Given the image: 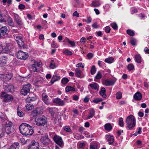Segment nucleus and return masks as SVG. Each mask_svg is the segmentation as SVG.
<instances>
[{"label":"nucleus","mask_w":149,"mask_h":149,"mask_svg":"<svg viewBox=\"0 0 149 149\" xmlns=\"http://www.w3.org/2000/svg\"><path fill=\"white\" fill-rule=\"evenodd\" d=\"M19 129L20 132L23 134L25 135L32 134L33 131L32 129V127L29 124L23 123L20 126Z\"/></svg>","instance_id":"obj_1"},{"label":"nucleus","mask_w":149,"mask_h":149,"mask_svg":"<svg viewBox=\"0 0 149 149\" xmlns=\"http://www.w3.org/2000/svg\"><path fill=\"white\" fill-rule=\"evenodd\" d=\"M125 122L127 127L130 130H132L136 124L135 118L132 115H130L127 117Z\"/></svg>","instance_id":"obj_2"},{"label":"nucleus","mask_w":149,"mask_h":149,"mask_svg":"<svg viewBox=\"0 0 149 149\" xmlns=\"http://www.w3.org/2000/svg\"><path fill=\"white\" fill-rule=\"evenodd\" d=\"M47 118L44 116L39 117L35 120L36 124L38 126H43L47 123Z\"/></svg>","instance_id":"obj_3"},{"label":"nucleus","mask_w":149,"mask_h":149,"mask_svg":"<svg viewBox=\"0 0 149 149\" xmlns=\"http://www.w3.org/2000/svg\"><path fill=\"white\" fill-rule=\"evenodd\" d=\"M31 87V85L29 84L23 85L22 89L21 90V93L24 96L27 95L28 93H30Z\"/></svg>","instance_id":"obj_4"},{"label":"nucleus","mask_w":149,"mask_h":149,"mask_svg":"<svg viewBox=\"0 0 149 149\" xmlns=\"http://www.w3.org/2000/svg\"><path fill=\"white\" fill-rule=\"evenodd\" d=\"M13 124L12 122L9 121L6 123L5 125V130L6 133L9 134L12 133L14 130V128L12 127Z\"/></svg>","instance_id":"obj_5"},{"label":"nucleus","mask_w":149,"mask_h":149,"mask_svg":"<svg viewBox=\"0 0 149 149\" xmlns=\"http://www.w3.org/2000/svg\"><path fill=\"white\" fill-rule=\"evenodd\" d=\"M1 97L3 102H10L13 100V97L12 95L6 93L4 92L2 93Z\"/></svg>","instance_id":"obj_6"},{"label":"nucleus","mask_w":149,"mask_h":149,"mask_svg":"<svg viewBox=\"0 0 149 149\" xmlns=\"http://www.w3.org/2000/svg\"><path fill=\"white\" fill-rule=\"evenodd\" d=\"M53 139L55 143L60 147L62 148L64 145V143L61 137L55 135Z\"/></svg>","instance_id":"obj_7"},{"label":"nucleus","mask_w":149,"mask_h":149,"mask_svg":"<svg viewBox=\"0 0 149 149\" xmlns=\"http://www.w3.org/2000/svg\"><path fill=\"white\" fill-rule=\"evenodd\" d=\"M28 56V54L22 51H19L17 53V58L20 59L26 60Z\"/></svg>","instance_id":"obj_8"},{"label":"nucleus","mask_w":149,"mask_h":149,"mask_svg":"<svg viewBox=\"0 0 149 149\" xmlns=\"http://www.w3.org/2000/svg\"><path fill=\"white\" fill-rule=\"evenodd\" d=\"M39 146L38 142L33 141L32 142L31 144L29 146L28 149H39Z\"/></svg>","instance_id":"obj_9"},{"label":"nucleus","mask_w":149,"mask_h":149,"mask_svg":"<svg viewBox=\"0 0 149 149\" xmlns=\"http://www.w3.org/2000/svg\"><path fill=\"white\" fill-rule=\"evenodd\" d=\"M8 30V28L6 26L1 27L0 26V38L7 35Z\"/></svg>","instance_id":"obj_10"},{"label":"nucleus","mask_w":149,"mask_h":149,"mask_svg":"<svg viewBox=\"0 0 149 149\" xmlns=\"http://www.w3.org/2000/svg\"><path fill=\"white\" fill-rule=\"evenodd\" d=\"M40 141L42 144L47 145L50 141L49 138L47 136H42L40 139Z\"/></svg>","instance_id":"obj_11"},{"label":"nucleus","mask_w":149,"mask_h":149,"mask_svg":"<svg viewBox=\"0 0 149 149\" xmlns=\"http://www.w3.org/2000/svg\"><path fill=\"white\" fill-rule=\"evenodd\" d=\"M54 103L58 105L62 106L65 105V102L64 101L59 98L54 99L53 101Z\"/></svg>","instance_id":"obj_12"},{"label":"nucleus","mask_w":149,"mask_h":149,"mask_svg":"<svg viewBox=\"0 0 149 149\" xmlns=\"http://www.w3.org/2000/svg\"><path fill=\"white\" fill-rule=\"evenodd\" d=\"M0 77L3 81H5L9 80L11 78V75L9 74H0Z\"/></svg>","instance_id":"obj_13"},{"label":"nucleus","mask_w":149,"mask_h":149,"mask_svg":"<svg viewBox=\"0 0 149 149\" xmlns=\"http://www.w3.org/2000/svg\"><path fill=\"white\" fill-rule=\"evenodd\" d=\"M14 20L16 23L19 25H21L22 24V22L20 18L19 15L16 14H14Z\"/></svg>","instance_id":"obj_14"},{"label":"nucleus","mask_w":149,"mask_h":149,"mask_svg":"<svg viewBox=\"0 0 149 149\" xmlns=\"http://www.w3.org/2000/svg\"><path fill=\"white\" fill-rule=\"evenodd\" d=\"M116 81L114 79H106L104 81V84L106 86H111L114 85Z\"/></svg>","instance_id":"obj_15"},{"label":"nucleus","mask_w":149,"mask_h":149,"mask_svg":"<svg viewBox=\"0 0 149 149\" xmlns=\"http://www.w3.org/2000/svg\"><path fill=\"white\" fill-rule=\"evenodd\" d=\"M4 89L6 92L13 93L14 91V87L13 85H8L6 86Z\"/></svg>","instance_id":"obj_16"},{"label":"nucleus","mask_w":149,"mask_h":149,"mask_svg":"<svg viewBox=\"0 0 149 149\" xmlns=\"http://www.w3.org/2000/svg\"><path fill=\"white\" fill-rule=\"evenodd\" d=\"M6 19L8 24L9 26L12 27H15V24L13 21L12 19L10 16H8Z\"/></svg>","instance_id":"obj_17"},{"label":"nucleus","mask_w":149,"mask_h":149,"mask_svg":"<svg viewBox=\"0 0 149 149\" xmlns=\"http://www.w3.org/2000/svg\"><path fill=\"white\" fill-rule=\"evenodd\" d=\"M106 139L110 145H111L114 142V138L113 136L107 135L106 136Z\"/></svg>","instance_id":"obj_18"},{"label":"nucleus","mask_w":149,"mask_h":149,"mask_svg":"<svg viewBox=\"0 0 149 149\" xmlns=\"http://www.w3.org/2000/svg\"><path fill=\"white\" fill-rule=\"evenodd\" d=\"M42 99L43 101L46 104L48 105L49 104L48 99L47 95L45 93H43L42 95Z\"/></svg>","instance_id":"obj_19"},{"label":"nucleus","mask_w":149,"mask_h":149,"mask_svg":"<svg viewBox=\"0 0 149 149\" xmlns=\"http://www.w3.org/2000/svg\"><path fill=\"white\" fill-rule=\"evenodd\" d=\"M142 95L139 92L136 93L134 95V99L136 100H140L142 98Z\"/></svg>","instance_id":"obj_20"},{"label":"nucleus","mask_w":149,"mask_h":149,"mask_svg":"<svg viewBox=\"0 0 149 149\" xmlns=\"http://www.w3.org/2000/svg\"><path fill=\"white\" fill-rule=\"evenodd\" d=\"M89 86H90L92 89H94L95 90H99V86L96 83H94L93 84H90Z\"/></svg>","instance_id":"obj_21"},{"label":"nucleus","mask_w":149,"mask_h":149,"mask_svg":"<svg viewBox=\"0 0 149 149\" xmlns=\"http://www.w3.org/2000/svg\"><path fill=\"white\" fill-rule=\"evenodd\" d=\"M106 90L105 88L104 87H102L99 93L100 95L102 96L104 98H106L107 95L106 94Z\"/></svg>","instance_id":"obj_22"},{"label":"nucleus","mask_w":149,"mask_h":149,"mask_svg":"<svg viewBox=\"0 0 149 149\" xmlns=\"http://www.w3.org/2000/svg\"><path fill=\"white\" fill-rule=\"evenodd\" d=\"M135 61L138 63H140L141 62V57L139 54H137L135 55L134 57Z\"/></svg>","instance_id":"obj_23"},{"label":"nucleus","mask_w":149,"mask_h":149,"mask_svg":"<svg viewBox=\"0 0 149 149\" xmlns=\"http://www.w3.org/2000/svg\"><path fill=\"white\" fill-rule=\"evenodd\" d=\"M95 115V111L93 109H91L89 111V113L87 119H89L92 118Z\"/></svg>","instance_id":"obj_24"},{"label":"nucleus","mask_w":149,"mask_h":149,"mask_svg":"<svg viewBox=\"0 0 149 149\" xmlns=\"http://www.w3.org/2000/svg\"><path fill=\"white\" fill-rule=\"evenodd\" d=\"M75 75L77 77L79 78L81 77V70L78 68L75 69Z\"/></svg>","instance_id":"obj_25"},{"label":"nucleus","mask_w":149,"mask_h":149,"mask_svg":"<svg viewBox=\"0 0 149 149\" xmlns=\"http://www.w3.org/2000/svg\"><path fill=\"white\" fill-rule=\"evenodd\" d=\"M36 98L35 96L32 97H27L26 99V100L27 102H29V103H30V102H32L35 101V100H36Z\"/></svg>","instance_id":"obj_26"},{"label":"nucleus","mask_w":149,"mask_h":149,"mask_svg":"<svg viewBox=\"0 0 149 149\" xmlns=\"http://www.w3.org/2000/svg\"><path fill=\"white\" fill-rule=\"evenodd\" d=\"M7 58L6 57L3 56L0 58V64L3 65L5 64L6 63Z\"/></svg>","instance_id":"obj_27"},{"label":"nucleus","mask_w":149,"mask_h":149,"mask_svg":"<svg viewBox=\"0 0 149 149\" xmlns=\"http://www.w3.org/2000/svg\"><path fill=\"white\" fill-rule=\"evenodd\" d=\"M100 4V3L98 1H93L92 3V6L94 7H97L99 6Z\"/></svg>","instance_id":"obj_28"},{"label":"nucleus","mask_w":149,"mask_h":149,"mask_svg":"<svg viewBox=\"0 0 149 149\" xmlns=\"http://www.w3.org/2000/svg\"><path fill=\"white\" fill-rule=\"evenodd\" d=\"M104 128L106 130L110 131L112 129V127L110 124L107 123L105 125Z\"/></svg>","instance_id":"obj_29"},{"label":"nucleus","mask_w":149,"mask_h":149,"mask_svg":"<svg viewBox=\"0 0 149 149\" xmlns=\"http://www.w3.org/2000/svg\"><path fill=\"white\" fill-rule=\"evenodd\" d=\"M19 143L18 142L15 143H14L12 144L10 147L9 149H16V148L17 147Z\"/></svg>","instance_id":"obj_30"},{"label":"nucleus","mask_w":149,"mask_h":149,"mask_svg":"<svg viewBox=\"0 0 149 149\" xmlns=\"http://www.w3.org/2000/svg\"><path fill=\"white\" fill-rule=\"evenodd\" d=\"M114 59L112 57H110L108 58H106L105 59V62L109 63H112Z\"/></svg>","instance_id":"obj_31"},{"label":"nucleus","mask_w":149,"mask_h":149,"mask_svg":"<svg viewBox=\"0 0 149 149\" xmlns=\"http://www.w3.org/2000/svg\"><path fill=\"white\" fill-rule=\"evenodd\" d=\"M69 81L68 79L66 77L63 78L61 81V83L64 85H65Z\"/></svg>","instance_id":"obj_32"},{"label":"nucleus","mask_w":149,"mask_h":149,"mask_svg":"<svg viewBox=\"0 0 149 149\" xmlns=\"http://www.w3.org/2000/svg\"><path fill=\"white\" fill-rule=\"evenodd\" d=\"M116 97L117 99H121L122 96V93L120 91H118L116 93Z\"/></svg>","instance_id":"obj_33"},{"label":"nucleus","mask_w":149,"mask_h":149,"mask_svg":"<svg viewBox=\"0 0 149 149\" xmlns=\"http://www.w3.org/2000/svg\"><path fill=\"white\" fill-rule=\"evenodd\" d=\"M55 108H49L48 110L49 112V113L51 114V115L52 116H53L55 113Z\"/></svg>","instance_id":"obj_34"},{"label":"nucleus","mask_w":149,"mask_h":149,"mask_svg":"<svg viewBox=\"0 0 149 149\" xmlns=\"http://www.w3.org/2000/svg\"><path fill=\"white\" fill-rule=\"evenodd\" d=\"M17 42L19 46L21 47H23L24 45L23 39L17 41Z\"/></svg>","instance_id":"obj_35"},{"label":"nucleus","mask_w":149,"mask_h":149,"mask_svg":"<svg viewBox=\"0 0 149 149\" xmlns=\"http://www.w3.org/2000/svg\"><path fill=\"white\" fill-rule=\"evenodd\" d=\"M127 68L129 71H132L134 69V66L132 63L129 64L127 65Z\"/></svg>","instance_id":"obj_36"},{"label":"nucleus","mask_w":149,"mask_h":149,"mask_svg":"<svg viewBox=\"0 0 149 149\" xmlns=\"http://www.w3.org/2000/svg\"><path fill=\"white\" fill-rule=\"evenodd\" d=\"M31 68L33 71L34 72L39 71V70L38 69L36 64H33L32 65Z\"/></svg>","instance_id":"obj_37"},{"label":"nucleus","mask_w":149,"mask_h":149,"mask_svg":"<svg viewBox=\"0 0 149 149\" xmlns=\"http://www.w3.org/2000/svg\"><path fill=\"white\" fill-rule=\"evenodd\" d=\"M65 91L66 92H69L72 91H74V88L71 86H67L65 88Z\"/></svg>","instance_id":"obj_38"},{"label":"nucleus","mask_w":149,"mask_h":149,"mask_svg":"<svg viewBox=\"0 0 149 149\" xmlns=\"http://www.w3.org/2000/svg\"><path fill=\"white\" fill-rule=\"evenodd\" d=\"M26 108L29 110H31L33 107V105L31 104H27L26 106Z\"/></svg>","instance_id":"obj_39"},{"label":"nucleus","mask_w":149,"mask_h":149,"mask_svg":"<svg viewBox=\"0 0 149 149\" xmlns=\"http://www.w3.org/2000/svg\"><path fill=\"white\" fill-rule=\"evenodd\" d=\"M19 107H18L17 108V115L19 117H22L24 115V113L23 112L20 110H19Z\"/></svg>","instance_id":"obj_40"},{"label":"nucleus","mask_w":149,"mask_h":149,"mask_svg":"<svg viewBox=\"0 0 149 149\" xmlns=\"http://www.w3.org/2000/svg\"><path fill=\"white\" fill-rule=\"evenodd\" d=\"M127 33L131 36H133L134 35V32L130 29H128L127 31Z\"/></svg>","instance_id":"obj_41"},{"label":"nucleus","mask_w":149,"mask_h":149,"mask_svg":"<svg viewBox=\"0 0 149 149\" xmlns=\"http://www.w3.org/2000/svg\"><path fill=\"white\" fill-rule=\"evenodd\" d=\"M130 43L132 45H135L136 43V40L134 38H131L130 40Z\"/></svg>","instance_id":"obj_42"},{"label":"nucleus","mask_w":149,"mask_h":149,"mask_svg":"<svg viewBox=\"0 0 149 149\" xmlns=\"http://www.w3.org/2000/svg\"><path fill=\"white\" fill-rule=\"evenodd\" d=\"M38 113V112L37 111V110H33V111H32L31 113V117H35L37 116Z\"/></svg>","instance_id":"obj_43"},{"label":"nucleus","mask_w":149,"mask_h":149,"mask_svg":"<svg viewBox=\"0 0 149 149\" xmlns=\"http://www.w3.org/2000/svg\"><path fill=\"white\" fill-rule=\"evenodd\" d=\"M96 71V69L95 68V66L93 65L91 68V74L93 75L95 74Z\"/></svg>","instance_id":"obj_44"},{"label":"nucleus","mask_w":149,"mask_h":149,"mask_svg":"<svg viewBox=\"0 0 149 149\" xmlns=\"http://www.w3.org/2000/svg\"><path fill=\"white\" fill-rule=\"evenodd\" d=\"M64 130L67 132H71V130L70 127L68 126H65L63 127Z\"/></svg>","instance_id":"obj_45"},{"label":"nucleus","mask_w":149,"mask_h":149,"mask_svg":"<svg viewBox=\"0 0 149 149\" xmlns=\"http://www.w3.org/2000/svg\"><path fill=\"white\" fill-rule=\"evenodd\" d=\"M111 26L115 30H117L118 29V26L117 24L115 23H113L110 24Z\"/></svg>","instance_id":"obj_46"},{"label":"nucleus","mask_w":149,"mask_h":149,"mask_svg":"<svg viewBox=\"0 0 149 149\" xmlns=\"http://www.w3.org/2000/svg\"><path fill=\"white\" fill-rule=\"evenodd\" d=\"M50 68L54 69L56 68V66L55 64L54 63V61L52 60V62L50 64L49 66Z\"/></svg>","instance_id":"obj_47"},{"label":"nucleus","mask_w":149,"mask_h":149,"mask_svg":"<svg viewBox=\"0 0 149 149\" xmlns=\"http://www.w3.org/2000/svg\"><path fill=\"white\" fill-rule=\"evenodd\" d=\"M119 125L121 127H123L124 125L123 124V119L122 118H121L119 119Z\"/></svg>","instance_id":"obj_48"},{"label":"nucleus","mask_w":149,"mask_h":149,"mask_svg":"<svg viewBox=\"0 0 149 149\" xmlns=\"http://www.w3.org/2000/svg\"><path fill=\"white\" fill-rule=\"evenodd\" d=\"M97 145L96 143H94L90 145V149H97Z\"/></svg>","instance_id":"obj_49"},{"label":"nucleus","mask_w":149,"mask_h":149,"mask_svg":"<svg viewBox=\"0 0 149 149\" xmlns=\"http://www.w3.org/2000/svg\"><path fill=\"white\" fill-rule=\"evenodd\" d=\"M52 78L55 81H57L60 79V76H58L56 75H53Z\"/></svg>","instance_id":"obj_50"},{"label":"nucleus","mask_w":149,"mask_h":149,"mask_svg":"<svg viewBox=\"0 0 149 149\" xmlns=\"http://www.w3.org/2000/svg\"><path fill=\"white\" fill-rule=\"evenodd\" d=\"M64 53L65 54L67 55H70L72 54V53L68 50H65L64 52Z\"/></svg>","instance_id":"obj_51"},{"label":"nucleus","mask_w":149,"mask_h":149,"mask_svg":"<svg viewBox=\"0 0 149 149\" xmlns=\"http://www.w3.org/2000/svg\"><path fill=\"white\" fill-rule=\"evenodd\" d=\"M102 75L100 72H98L95 78L97 79H100L101 78Z\"/></svg>","instance_id":"obj_52"},{"label":"nucleus","mask_w":149,"mask_h":149,"mask_svg":"<svg viewBox=\"0 0 149 149\" xmlns=\"http://www.w3.org/2000/svg\"><path fill=\"white\" fill-rule=\"evenodd\" d=\"M2 2L4 3H5L7 2L9 6L12 3V0H3Z\"/></svg>","instance_id":"obj_53"},{"label":"nucleus","mask_w":149,"mask_h":149,"mask_svg":"<svg viewBox=\"0 0 149 149\" xmlns=\"http://www.w3.org/2000/svg\"><path fill=\"white\" fill-rule=\"evenodd\" d=\"M102 99L101 98H97L95 99L93 102L96 103H97L100 102H101L102 101Z\"/></svg>","instance_id":"obj_54"},{"label":"nucleus","mask_w":149,"mask_h":149,"mask_svg":"<svg viewBox=\"0 0 149 149\" xmlns=\"http://www.w3.org/2000/svg\"><path fill=\"white\" fill-rule=\"evenodd\" d=\"M14 38L17 42L22 39V38L20 36H15Z\"/></svg>","instance_id":"obj_55"},{"label":"nucleus","mask_w":149,"mask_h":149,"mask_svg":"<svg viewBox=\"0 0 149 149\" xmlns=\"http://www.w3.org/2000/svg\"><path fill=\"white\" fill-rule=\"evenodd\" d=\"M6 117L5 115L2 113L0 112V118L2 120H4Z\"/></svg>","instance_id":"obj_56"},{"label":"nucleus","mask_w":149,"mask_h":149,"mask_svg":"<svg viewBox=\"0 0 149 149\" xmlns=\"http://www.w3.org/2000/svg\"><path fill=\"white\" fill-rule=\"evenodd\" d=\"M104 29L106 32L109 33L111 29L109 26H107L105 27Z\"/></svg>","instance_id":"obj_57"},{"label":"nucleus","mask_w":149,"mask_h":149,"mask_svg":"<svg viewBox=\"0 0 149 149\" xmlns=\"http://www.w3.org/2000/svg\"><path fill=\"white\" fill-rule=\"evenodd\" d=\"M66 40H68V42L72 46H74V43L73 41H72L69 40V39L67 38Z\"/></svg>","instance_id":"obj_58"},{"label":"nucleus","mask_w":149,"mask_h":149,"mask_svg":"<svg viewBox=\"0 0 149 149\" xmlns=\"http://www.w3.org/2000/svg\"><path fill=\"white\" fill-rule=\"evenodd\" d=\"M92 26V27L94 28H97L99 27V25H98L97 23L96 22H95L93 24Z\"/></svg>","instance_id":"obj_59"},{"label":"nucleus","mask_w":149,"mask_h":149,"mask_svg":"<svg viewBox=\"0 0 149 149\" xmlns=\"http://www.w3.org/2000/svg\"><path fill=\"white\" fill-rule=\"evenodd\" d=\"M87 56L89 59H90L92 58L93 56V54L91 53H88L87 54Z\"/></svg>","instance_id":"obj_60"},{"label":"nucleus","mask_w":149,"mask_h":149,"mask_svg":"<svg viewBox=\"0 0 149 149\" xmlns=\"http://www.w3.org/2000/svg\"><path fill=\"white\" fill-rule=\"evenodd\" d=\"M92 19L90 17H88L87 19L85 21L87 23H90L91 22Z\"/></svg>","instance_id":"obj_61"},{"label":"nucleus","mask_w":149,"mask_h":149,"mask_svg":"<svg viewBox=\"0 0 149 149\" xmlns=\"http://www.w3.org/2000/svg\"><path fill=\"white\" fill-rule=\"evenodd\" d=\"M76 67L78 68H79L80 67H81L82 68H84V66L82 65V64L81 63H79L78 64H77L76 65Z\"/></svg>","instance_id":"obj_62"},{"label":"nucleus","mask_w":149,"mask_h":149,"mask_svg":"<svg viewBox=\"0 0 149 149\" xmlns=\"http://www.w3.org/2000/svg\"><path fill=\"white\" fill-rule=\"evenodd\" d=\"M51 47L53 48H55L57 47V46L55 44V41L53 40L51 45Z\"/></svg>","instance_id":"obj_63"},{"label":"nucleus","mask_w":149,"mask_h":149,"mask_svg":"<svg viewBox=\"0 0 149 149\" xmlns=\"http://www.w3.org/2000/svg\"><path fill=\"white\" fill-rule=\"evenodd\" d=\"M18 7L20 9H23L25 8V6L24 5L20 4L19 5Z\"/></svg>","instance_id":"obj_64"}]
</instances>
